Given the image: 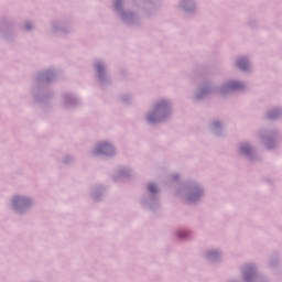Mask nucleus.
I'll list each match as a JSON object with an SVG mask.
<instances>
[{
  "instance_id": "3",
  "label": "nucleus",
  "mask_w": 282,
  "mask_h": 282,
  "mask_svg": "<svg viewBox=\"0 0 282 282\" xmlns=\"http://www.w3.org/2000/svg\"><path fill=\"white\" fill-rule=\"evenodd\" d=\"M239 87H241V84H239L238 82L231 83L229 85V89H239Z\"/></svg>"
},
{
  "instance_id": "1",
  "label": "nucleus",
  "mask_w": 282,
  "mask_h": 282,
  "mask_svg": "<svg viewBox=\"0 0 282 282\" xmlns=\"http://www.w3.org/2000/svg\"><path fill=\"white\" fill-rule=\"evenodd\" d=\"M110 151H113V148L109 143H101L98 148V153H105L109 155Z\"/></svg>"
},
{
  "instance_id": "4",
  "label": "nucleus",
  "mask_w": 282,
  "mask_h": 282,
  "mask_svg": "<svg viewBox=\"0 0 282 282\" xmlns=\"http://www.w3.org/2000/svg\"><path fill=\"white\" fill-rule=\"evenodd\" d=\"M149 191H150V193H156L158 192V187H155L154 184H151V185H149Z\"/></svg>"
},
{
  "instance_id": "7",
  "label": "nucleus",
  "mask_w": 282,
  "mask_h": 282,
  "mask_svg": "<svg viewBox=\"0 0 282 282\" xmlns=\"http://www.w3.org/2000/svg\"><path fill=\"white\" fill-rule=\"evenodd\" d=\"M102 66H97V72H101Z\"/></svg>"
},
{
  "instance_id": "2",
  "label": "nucleus",
  "mask_w": 282,
  "mask_h": 282,
  "mask_svg": "<svg viewBox=\"0 0 282 282\" xmlns=\"http://www.w3.org/2000/svg\"><path fill=\"white\" fill-rule=\"evenodd\" d=\"M238 67H240V69H248V61L241 58L238 61Z\"/></svg>"
},
{
  "instance_id": "5",
  "label": "nucleus",
  "mask_w": 282,
  "mask_h": 282,
  "mask_svg": "<svg viewBox=\"0 0 282 282\" xmlns=\"http://www.w3.org/2000/svg\"><path fill=\"white\" fill-rule=\"evenodd\" d=\"M249 151H250V148H246V147L242 148V153H248Z\"/></svg>"
},
{
  "instance_id": "6",
  "label": "nucleus",
  "mask_w": 282,
  "mask_h": 282,
  "mask_svg": "<svg viewBox=\"0 0 282 282\" xmlns=\"http://www.w3.org/2000/svg\"><path fill=\"white\" fill-rule=\"evenodd\" d=\"M148 120H149L150 122H153V117L149 116V117H148Z\"/></svg>"
}]
</instances>
